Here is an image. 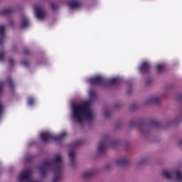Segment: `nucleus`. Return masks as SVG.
Here are the masks:
<instances>
[{"label": "nucleus", "mask_w": 182, "mask_h": 182, "mask_svg": "<svg viewBox=\"0 0 182 182\" xmlns=\"http://www.w3.org/2000/svg\"><path fill=\"white\" fill-rule=\"evenodd\" d=\"M50 6L53 11H56V9H58V8H59V6L55 4H50Z\"/></svg>", "instance_id": "nucleus-23"}, {"label": "nucleus", "mask_w": 182, "mask_h": 182, "mask_svg": "<svg viewBox=\"0 0 182 182\" xmlns=\"http://www.w3.org/2000/svg\"><path fill=\"white\" fill-rule=\"evenodd\" d=\"M107 83H109V85H119L120 83V80H119V78H112L108 80Z\"/></svg>", "instance_id": "nucleus-15"}, {"label": "nucleus", "mask_w": 182, "mask_h": 182, "mask_svg": "<svg viewBox=\"0 0 182 182\" xmlns=\"http://www.w3.org/2000/svg\"><path fill=\"white\" fill-rule=\"evenodd\" d=\"M130 126L131 127H133V126H143V124H136V122H131Z\"/></svg>", "instance_id": "nucleus-28"}, {"label": "nucleus", "mask_w": 182, "mask_h": 182, "mask_svg": "<svg viewBox=\"0 0 182 182\" xmlns=\"http://www.w3.org/2000/svg\"><path fill=\"white\" fill-rule=\"evenodd\" d=\"M12 12H14V10L11 9H5L0 11V15H9Z\"/></svg>", "instance_id": "nucleus-13"}, {"label": "nucleus", "mask_w": 182, "mask_h": 182, "mask_svg": "<svg viewBox=\"0 0 182 182\" xmlns=\"http://www.w3.org/2000/svg\"><path fill=\"white\" fill-rule=\"evenodd\" d=\"M35 103V100L32 97H29L28 99V104L29 106H32Z\"/></svg>", "instance_id": "nucleus-21"}, {"label": "nucleus", "mask_w": 182, "mask_h": 182, "mask_svg": "<svg viewBox=\"0 0 182 182\" xmlns=\"http://www.w3.org/2000/svg\"><path fill=\"white\" fill-rule=\"evenodd\" d=\"M65 132H62L60 135L58 136H53L49 132H42L40 134V137L44 143H49V141H60L63 137H65Z\"/></svg>", "instance_id": "nucleus-3"}, {"label": "nucleus", "mask_w": 182, "mask_h": 182, "mask_svg": "<svg viewBox=\"0 0 182 182\" xmlns=\"http://www.w3.org/2000/svg\"><path fill=\"white\" fill-rule=\"evenodd\" d=\"M10 23H11V26H14V21H10Z\"/></svg>", "instance_id": "nucleus-34"}, {"label": "nucleus", "mask_w": 182, "mask_h": 182, "mask_svg": "<svg viewBox=\"0 0 182 182\" xmlns=\"http://www.w3.org/2000/svg\"><path fill=\"white\" fill-rule=\"evenodd\" d=\"M179 146H182V141L179 142Z\"/></svg>", "instance_id": "nucleus-35"}, {"label": "nucleus", "mask_w": 182, "mask_h": 182, "mask_svg": "<svg viewBox=\"0 0 182 182\" xmlns=\"http://www.w3.org/2000/svg\"><path fill=\"white\" fill-rule=\"evenodd\" d=\"M4 56H5L4 52H0V60H4Z\"/></svg>", "instance_id": "nucleus-29"}, {"label": "nucleus", "mask_w": 182, "mask_h": 182, "mask_svg": "<svg viewBox=\"0 0 182 182\" xmlns=\"http://www.w3.org/2000/svg\"><path fill=\"white\" fill-rule=\"evenodd\" d=\"M106 140L102 141L99 146H98V153H105V150H106Z\"/></svg>", "instance_id": "nucleus-11"}, {"label": "nucleus", "mask_w": 182, "mask_h": 182, "mask_svg": "<svg viewBox=\"0 0 182 182\" xmlns=\"http://www.w3.org/2000/svg\"><path fill=\"white\" fill-rule=\"evenodd\" d=\"M21 64H23V66H29V62L28 61H22Z\"/></svg>", "instance_id": "nucleus-30"}, {"label": "nucleus", "mask_w": 182, "mask_h": 182, "mask_svg": "<svg viewBox=\"0 0 182 182\" xmlns=\"http://www.w3.org/2000/svg\"><path fill=\"white\" fill-rule=\"evenodd\" d=\"M82 143H83V141L82 140H78V141H75L73 146H74V147H77V146H80V144H82Z\"/></svg>", "instance_id": "nucleus-22"}, {"label": "nucleus", "mask_w": 182, "mask_h": 182, "mask_svg": "<svg viewBox=\"0 0 182 182\" xmlns=\"http://www.w3.org/2000/svg\"><path fill=\"white\" fill-rule=\"evenodd\" d=\"M2 87H4V82L0 83V93L2 92Z\"/></svg>", "instance_id": "nucleus-33"}, {"label": "nucleus", "mask_w": 182, "mask_h": 182, "mask_svg": "<svg viewBox=\"0 0 182 182\" xmlns=\"http://www.w3.org/2000/svg\"><path fill=\"white\" fill-rule=\"evenodd\" d=\"M104 116L105 117H109V116H110V112L108 110H105L104 112Z\"/></svg>", "instance_id": "nucleus-27"}, {"label": "nucleus", "mask_w": 182, "mask_h": 182, "mask_svg": "<svg viewBox=\"0 0 182 182\" xmlns=\"http://www.w3.org/2000/svg\"><path fill=\"white\" fill-rule=\"evenodd\" d=\"M139 72L141 73H149L150 72V63L143 62L139 67Z\"/></svg>", "instance_id": "nucleus-7"}, {"label": "nucleus", "mask_w": 182, "mask_h": 182, "mask_svg": "<svg viewBox=\"0 0 182 182\" xmlns=\"http://www.w3.org/2000/svg\"><path fill=\"white\" fill-rule=\"evenodd\" d=\"M149 125L151 126V127H159L160 124L159 123V122L156 120H151L149 122Z\"/></svg>", "instance_id": "nucleus-19"}, {"label": "nucleus", "mask_w": 182, "mask_h": 182, "mask_svg": "<svg viewBox=\"0 0 182 182\" xmlns=\"http://www.w3.org/2000/svg\"><path fill=\"white\" fill-rule=\"evenodd\" d=\"M29 53H30V51H29L28 49H26V50H24V55H29Z\"/></svg>", "instance_id": "nucleus-32"}, {"label": "nucleus", "mask_w": 182, "mask_h": 182, "mask_svg": "<svg viewBox=\"0 0 182 182\" xmlns=\"http://www.w3.org/2000/svg\"><path fill=\"white\" fill-rule=\"evenodd\" d=\"M63 167L62 156L58 155L51 161L46 160L39 166L38 168L41 177H46V171H54L55 177L53 178V182H59L62 180Z\"/></svg>", "instance_id": "nucleus-1"}, {"label": "nucleus", "mask_w": 182, "mask_h": 182, "mask_svg": "<svg viewBox=\"0 0 182 182\" xmlns=\"http://www.w3.org/2000/svg\"><path fill=\"white\" fill-rule=\"evenodd\" d=\"M68 5L70 9H75L79 8L80 6V4H79L77 1H70L68 4Z\"/></svg>", "instance_id": "nucleus-10"}, {"label": "nucleus", "mask_w": 182, "mask_h": 182, "mask_svg": "<svg viewBox=\"0 0 182 182\" xmlns=\"http://www.w3.org/2000/svg\"><path fill=\"white\" fill-rule=\"evenodd\" d=\"M4 41H5V26L3 25L0 26V45L4 43Z\"/></svg>", "instance_id": "nucleus-9"}, {"label": "nucleus", "mask_w": 182, "mask_h": 182, "mask_svg": "<svg viewBox=\"0 0 182 182\" xmlns=\"http://www.w3.org/2000/svg\"><path fill=\"white\" fill-rule=\"evenodd\" d=\"M33 157L31 156H28L26 157V161L27 163H31L32 161Z\"/></svg>", "instance_id": "nucleus-25"}, {"label": "nucleus", "mask_w": 182, "mask_h": 182, "mask_svg": "<svg viewBox=\"0 0 182 182\" xmlns=\"http://www.w3.org/2000/svg\"><path fill=\"white\" fill-rule=\"evenodd\" d=\"M159 102L160 98H159V97H154L148 100V103H159Z\"/></svg>", "instance_id": "nucleus-18"}, {"label": "nucleus", "mask_w": 182, "mask_h": 182, "mask_svg": "<svg viewBox=\"0 0 182 182\" xmlns=\"http://www.w3.org/2000/svg\"><path fill=\"white\" fill-rule=\"evenodd\" d=\"M29 26V20L26 16H23L21 18V28L25 29Z\"/></svg>", "instance_id": "nucleus-8"}, {"label": "nucleus", "mask_w": 182, "mask_h": 182, "mask_svg": "<svg viewBox=\"0 0 182 182\" xmlns=\"http://www.w3.org/2000/svg\"><path fill=\"white\" fill-rule=\"evenodd\" d=\"M6 83L9 89H11V90H14V81H12V79H11V77L6 79Z\"/></svg>", "instance_id": "nucleus-17"}, {"label": "nucleus", "mask_w": 182, "mask_h": 182, "mask_svg": "<svg viewBox=\"0 0 182 182\" xmlns=\"http://www.w3.org/2000/svg\"><path fill=\"white\" fill-rule=\"evenodd\" d=\"M162 176L165 177V178H167V180H170L172 176H175L176 179L178 180V181H180L182 179L181 172L178 171H173L169 173L168 171L164 170L162 171Z\"/></svg>", "instance_id": "nucleus-4"}, {"label": "nucleus", "mask_w": 182, "mask_h": 182, "mask_svg": "<svg viewBox=\"0 0 182 182\" xmlns=\"http://www.w3.org/2000/svg\"><path fill=\"white\" fill-rule=\"evenodd\" d=\"M9 63L10 66H14V60L12 58H10L9 60Z\"/></svg>", "instance_id": "nucleus-31"}, {"label": "nucleus", "mask_w": 182, "mask_h": 182, "mask_svg": "<svg viewBox=\"0 0 182 182\" xmlns=\"http://www.w3.org/2000/svg\"><path fill=\"white\" fill-rule=\"evenodd\" d=\"M93 174H95V171H90L84 173L82 177H83V178H85V179L90 178V177H92L93 176Z\"/></svg>", "instance_id": "nucleus-14"}, {"label": "nucleus", "mask_w": 182, "mask_h": 182, "mask_svg": "<svg viewBox=\"0 0 182 182\" xmlns=\"http://www.w3.org/2000/svg\"><path fill=\"white\" fill-rule=\"evenodd\" d=\"M129 163L127 159H119L117 161V166H126Z\"/></svg>", "instance_id": "nucleus-16"}, {"label": "nucleus", "mask_w": 182, "mask_h": 182, "mask_svg": "<svg viewBox=\"0 0 182 182\" xmlns=\"http://www.w3.org/2000/svg\"><path fill=\"white\" fill-rule=\"evenodd\" d=\"M4 113V105L0 102V119Z\"/></svg>", "instance_id": "nucleus-24"}, {"label": "nucleus", "mask_w": 182, "mask_h": 182, "mask_svg": "<svg viewBox=\"0 0 182 182\" xmlns=\"http://www.w3.org/2000/svg\"><path fill=\"white\" fill-rule=\"evenodd\" d=\"M73 119L77 123H82L84 120H92L93 114L90 108H89V104L84 102L82 104L73 105Z\"/></svg>", "instance_id": "nucleus-2"}, {"label": "nucleus", "mask_w": 182, "mask_h": 182, "mask_svg": "<svg viewBox=\"0 0 182 182\" xmlns=\"http://www.w3.org/2000/svg\"><path fill=\"white\" fill-rule=\"evenodd\" d=\"M89 82L90 85H97V86H103V85H106V83H107L106 79L100 75H97L95 77L90 78Z\"/></svg>", "instance_id": "nucleus-5"}, {"label": "nucleus", "mask_w": 182, "mask_h": 182, "mask_svg": "<svg viewBox=\"0 0 182 182\" xmlns=\"http://www.w3.org/2000/svg\"><path fill=\"white\" fill-rule=\"evenodd\" d=\"M36 16L38 19H43L45 18L46 12L45 9H43L41 6H36L35 8Z\"/></svg>", "instance_id": "nucleus-6"}, {"label": "nucleus", "mask_w": 182, "mask_h": 182, "mask_svg": "<svg viewBox=\"0 0 182 182\" xmlns=\"http://www.w3.org/2000/svg\"><path fill=\"white\" fill-rule=\"evenodd\" d=\"M156 68L158 72H163V70H164V65L158 64L156 65Z\"/></svg>", "instance_id": "nucleus-20"}, {"label": "nucleus", "mask_w": 182, "mask_h": 182, "mask_svg": "<svg viewBox=\"0 0 182 182\" xmlns=\"http://www.w3.org/2000/svg\"><path fill=\"white\" fill-rule=\"evenodd\" d=\"M70 166H75V152L73 151H70L69 153Z\"/></svg>", "instance_id": "nucleus-12"}, {"label": "nucleus", "mask_w": 182, "mask_h": 182, "mask_svg": "<svg viewBox=\"0 0 182 182\" xmlns=\"http://www.w3.org/2000/svg\"><path fill=\"white\" fill-rule=\"evenodd\" d=\"M90 96L92 99H95V97H96V93L93 91H90Z\"/></svg>", "instance_id": "nucleus-26"}]
</instances>
